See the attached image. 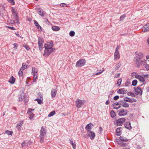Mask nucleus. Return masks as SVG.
I'll return each mask as SVG.
<instances>
[{"label":"nucleus","instance_id":"cd10ccee","mask_svg":"<svg viewBox=\"0 0 149 149\" xmlns=\"http://www.w3.org/2000/svg\"><path fill=\"white\" fill-rule=\"evenodd\" d=\"M52 29L54 31H57L60 29V28L58 26H52Z\"/></svg>","mask_w":149,"mask_h":149},{"label":"nucleus","instance_id":"dca6fc26","mask_svg":"<svg viewBox=\"0 0 149 149\" xmlns=\"http://www.w3.org/2000/svg\"><path fill=\"white\" fill-rule=\"evenodd\" d=\"M13 15L14 16V18L17 21V23H19V19H18V17L17 16V12H15L12 13Z\"/></svg>","mask_w":149,"mask_h":149},{"label":"nucleus","instance_id":"f03ea898","mask_svg":"<svg viewBox=\"0 0 149 149\" xmlns=\"http://www.w3.org/2000/svg\"><path fill=\"white\" fill-rule=\"evenodd\" d=\"M46 134V131L45 130L43 126L41 127V129L40 131V141L42 143L43 142L44 136Z\"/></svg>","mask_w":149,"mask_h":149},{"label":"nucleus","instance_id":"774afa93","mask_svg":"<svg viewBox=\"0 0 149 149\" xmlns=\"http://www.w3.org/2000/svg\"><path fill=\"white\" fill-rule=\"evenodd\" d=\"M120 73H118L115 76V77H120Z\"/></svg>","mask_w":149,"mask_h":149},{"label":"nucleus","instance_id":"ea45409f","mask_svg":"<svg viewBox=\"0 0 149 149\" xmlns=\"http://www.w3.org/2000/svg\"><path fill=\"white\" fill-rule=\"evenodd\" d=\"M75 33L74 31H71L69 33V35L71 37L74 36L75 35Z\"/></svg>","mask_w":149,"mask_h":149},{"label":"nucleus","instance_id":"680f3d73","mask_svg":"<svg viewBox=\"0 0 149 149\" xmlns=\"http://www.w3.org/2000/svg\"><path fill=\"white\" fill-rule=\"evenodd\" d=\"M119 48V46L118 45H117L116 48L115 52H118V50Z\"/></svg>","mask_w":149,"mask_h":149},{"label":"nucleus","instance_id":"4d7b16f0","mask_svg":"<svg viewBox=\"0 0 149 149\" xmlns=\"http://www.w3.org/2000/svg\"><path fill=\"white\" fill-rule=\"evenodd\" d=\"M8 1L13 4H14V0H8Z\"/></svg>","mask_w":149,"mask_h":149},{"label":"nucleus","instance_id":"37998d69","mask_svg":"<svg viewBox=\"0 0 149 149\" xmlns=\"http://www.w3.org/2000/svg\"><path fill=\"white\" fill-rule=\"evenodd\" d=\"M28 143H25V142H23L22 143L21 145L22 147H24L25 146H28Z\"/></svg>","mask_w":149,"mask_h":149},{"label":"nucleus","instance_id":"9b49d317","mask_svg":"<svg viewBox=\"0 0 149 149\" xmlns=\"http://www.w3.org/2000/svg\"><path fill=\"white\" fill-rule=\"evenodd\" d=\"M53 45V43L52 42H48L46 43L45 45V48H53L52 46Z\"/></svg>","mask_w":149,"mask_h":149},{"label":"nucleus","instance_id":"c03bdc74","mask_svg":"<svg viewBox=\"0 0 149 149\" xmlns=\"http://www.w3.org/2000/svg\"><path fill=\"white\" fill-rule=\"evenodd\" d=\"M23 100V97L22 95H20L19 96V101H22Z\"/></svg>","mask_w":149,"mask_h":149},{"label":"nucleus","instance_id":"864d4df0","mask_svg":"<svg viewBox=\"0 0 149 149\" xmlns=\"http://www.w3.org/2000/svg\"><path fill=\"white\" fill-rule=\"evenodd\" d=\"M34 23L35 25L36 26H38V25H39V24L38 23V22L36 20H34Z\"/></svg>","mask_w":149,"mask_h":149},{"label":"nucleus","instance_id":"6e6552de","mask_svg":"<svg viewBox=\"0 0 149 149\" xmlns=\"http://www.w3.org/2000/svg\"><path fill=\"white\" fill-rule=\"evenodd\" d=\"M118 112V115L120 116H124L127 115V111H125L123 109H120Z\"/></svg>","mask_w":149,"mask_h":149},{"label":"nucleus","instance_id":"a211bd4d","mask_svg":"<svg viewBox=\"0 0 149 149\" xmlns=\"http://www.w3.org/2000/svg\"><path fill=\"white\" fill-rule=\"evenodd\" d=\"M143 31L144 32L149 31V23L144 26L143 29Z\"/></svg>","mask_w":149,"mask_h":149},{"label":"nucleus","instance_id":"052dcab7","mask_svg":"<svg viewBox=\"0 0 149 149\" xmlns=\"http://www.w3.org/2000/svg\"><path fill=\"white\" fill-rule=\"evenodd\" d=\"M14 47V48L16 49L17 47V44L16 43H15L13 44Z\"/></svg>","mask_w":149,"mask_h":149},{"label":"nucleus","instance_id":"3c124183","mask_svg":"<svg viewBox=\"0 0 149 149\" xmlns=\"http://www.w3.org/2000/svg\"><path fill=\"white\" fill-rule=\"evenodd\" d=\"M119 96L116 95L113 97V99L115 100H118L119 99Z\"/></svg>","mask_w":149,"mask_h":149},{"label":"nucleus","instance_id":"9d476101","mask_svg":"<svg viewBox=\"0 0 149 149\" xmlns=\"http://www.w3.org/2000/svg\"><path fill=\"white\" fill-rule=\"evenodd\" d=\"M87 134L88 137H90V139L91 140L94 139L95 136V133L92 131H89L87 132Z\"/></svg>","mask_w":149,"mask_h":149},{"label":"nucleus","instance_id":"603ef678","mask_svg":"<svg viewBox=\"0 0 149 149\" xmlns=\"http://www.w3.org/2000/svg\"><path fill=\"white\" fill-rule=\"evenodd\" d=\"M38 96H39V97H40V98H42V94L40 93V92H39L38 94Z\"/></svg>","mask_w":149,"mask_h":149},{"label":"nucleus","instance_id":"a19ab883","mask_svg":"<svg viewBox=\"0 0 149 149\" xmlns=\"http://www.w3.org/2000/svg\"><path fill=\"white\" fill-rule=\"evenodd\" d=\"M119 138H120V141H125V142H126L128 140H124V137L122 136H120V137Z\"/></svg>","mask_w":149,"mask_h":149},{"label":"nucleus","instance_id":"39448f33","mask_svg":"<svg viewBox=\"0 0 149 149\" xmlns=\"http://www.w3.org/2000/svg\"><path fill=\"white\" fill-rule=\"evenodd\" d=\"M86 61L84 59H81L77 61L76 66L77 68L81 67L84 65L86 63Z\"/></svg>","mask_w":149,"mask_h":149},{"label":"nucleus","instance_id":"f8f14e48","mask_svg":"<svg viewBox=\"0 0 149 149\" xmlns=\"http://www.w3.org/2000/svg\"><path fill=\"white\" fill-rule=\"evenodd\" d=\"M57 88H52L51 91V95L52 98H54L55 97L57 93V91L56 90Z\"/></svg>","mask_w":149,"mask_h":149},{"label":"nucleus","instance_id":"c756f323","mask_svg":"<svg viewBox=\"0 0 149 149\" xmlns=\"http://www.w3.org/2000/svg\"><path fill=\"white\" fill-rule=\"evenodd\" d=\"M27 65L25 63H24L22 64V67L20 68L21 70H24L27 68Z\"/></svg>","mask_w":149,"mask_h":149},{"label":"nucleus","instance_id":"2eb2a0df","mask_svg":"<svg viewBox=\"0 0 149 149\" xmlns=\"http://www.w3.org/2000/svg\"><path fill=\"white\" fill-rule=\"evenodd\" d=\"M124 125L125 127L127 129L130 130L132 128L130 122H127L125 123Z\"/></svg>","mask_w":149,"mask_h":149},{"label":"nucleus","instance_id":"e2e57ef3","mask_svg":"<svg viewBox=\"0 0 149 149\" xmlns=\"http://www.w3.org/2000/svg\"><path fill=\"white\" fill-rule=\"evenodd\" d=\"M141 76L140 75H136L135 76V78L139 79Z\"/></svg>","mask_w":149,"mask_h":149},{"label":"nucleus","instance_id":"412c9836","mask_svg":"<svg viewBox=\"0 0 149 149\" xmlns=\"http://www.w3.org/2000/svg\"><path fill=\"white\" fill-rule=\"evenodd\" d=\"M15 79L12 76L9 79L8 82L11 84H13L15 82Z\"/></svg>","mask_w":149,"mask_h":149},{"label":"nucleus","instance_id":"7c9ffc66","mask_svg":"<svg viewBox=\"0 0 149 149\" xmlns=\"http://www.w3.org/2000/svg\"><path fill=\"white\" fill-rule=\"evenodd\" d=\"M22 126V123H19L18 124H17V126H16V127L19 131L20 130L21 127Z\"/></svg>","mask_w":149,"mask_h":149},{"label":"nucleus","instance_id":"aec40b11","mask_svg":"<svg viewBox=\"0 0 149 149\" xmlns=\"http://www.w3.org/2000/svg\"><path fill=\"white\" fill-rule=\"evenodd\" d=\"M44 40L41 37H39L38 38V43L39 46H43V44Z\"/></svg>","mask_w":149,"mask_h":149},{"label":"nucleus","instance_id":"09e8293b","mask_svg":"<svg viewBox=\"0 0 149 149\" xmlns=\"http://www.w3.org/2000/svg\"><path fill=\"white\" fill-rule=\"evenodd\" d=\"M126 17V15L125 14L123 15H121L120 17V19L121 20H123Z\"/></svg>","mask_w":149,"mask_h":149},{"label":"nucleus","instance_id":"4468645a","mask_svg":"<svg viewBox=\"0 0 149 149\" xmlns=\"http://www.w3.org/2000/svg\"><path fill=\"white\" fill-rule=\"evenodd\" d=\"M93 124L92 123H89L87 124V125L85 127V129L87 130V132H88L89 131H91L90 130L93 128Z\"/></svg>","mask_w":149,"mask_h":149},{"label":"nucleus","instance_id":"7ed1b4c3","mask_svg":"<svg viewBox=\"0 0 149 149\" xmlns=\"http://www.w3.org/2000/svg\"><path fill=\"white\" fill-rule=\"evenodd\" d=\"M85 102L86 101L84 100H81L78 99L75 101L76 107L78 108H79L83 106Z\"/></svg>","mask_w":149,"mask_h":149},{"label":"nucleus","instance_id":"f704fd0d","mask_svg":"<svg viewBox=\"0 0 149 149\" xmlns=\"http://www.w3.org/2000/svg\"><path fill=\"white\" fill-rule=\"evenodd\" d=\"M56 113V112L55 111H53L49 113L48 114V117H51L53 115H54Z\"/></svg>","mask_w":149,"mask_h":149},{"label":"nucleus","instance_id":"2f4dec72","mask_svg":"<svg viewBox=\"0 0 149 149\" xmlns=\"http://www.w3.org/2000/svg\"><path fill=\"white\" fill-rule=\"evenodd\" d=\"M110 114L112 118H114L116 116L115 112L113 110H111L110 112Z\"/></svg>","mask_w":149,"mask_h":149},{"label":"nucleus","instance_id":"0e129e2a","mask_svg":"<svg viewBox=\"0 0 149 149\" xmlns=\"http://www.w3.org/2000/svg\"><path fill=\"white\" fill-rule=\"evenodd\" d=\"M8 28L9 29H10L12 30H15L16 29L14 27H12L8 26Z\"/></svg>","mask_w":149,"mask_h":149},{"label":"nucleus","instance_id":"13d9d810","mask_svg":"<svg viewBox=\"0 0 149 149\" xmlns=\"http://www.w3.org/2000/svg\"><path fill=\"white\" fill-rule=\"evenodd\" d=\"M38 104H41L42 103V100L41 99H39L38 100V101H37Z\"/></svg>","mask_w":149,"mask_h":149},{"label":"nucleus","instance_id":"b1692460","mask_svg":"<svg viewBox=\"0 0 149 149\" xmlns=\"http://www.w3.org/2000/svg\"><path fill=\"white\" fill-rule=\"evenodd\" d=\"M120 58V54L119 52H115L114 53V58L115 60L118 59Z\"/></svg>","mask_w":149,"mask_h":149},{"label":"nucleus","instance_id":"20e7f679","mask_svg":"<svg viewBox=\"0 0 149 149\" xmlns=\"http://www.w3.org/2000/svg\"><path fill=\"white\" fill-rule=\"evenodd\" d=\"M55 50V48H45L43 55L44 56L47 57L51 53Z\"/></svg>","mask_w":149,"mask_h":149},{"label":"nucleus","instance_id":"a878e982","mask_svg":"<svg viewBox=\"0 0 149 149\" xmlns=\"http://www.w3.org/2000/svg\"><path fill=\"white\" fill-rule=\"evenodd\" d=\"M124 100L127 102H129L132 103V100L130 99V98L127 97H124Z\"/></svg>","mask_w":149,"mask_h":149},{"label":"nucleus","instance_id":"49530a36","mask_svg":"<svg viewBox=\"0 0 149 149\" xmlns=\"http://www.w3.org/2000/svg\"><path fill=\"white\" fill-rule=\"evenodd\" d=\"M139 80L140 81H142V82H144L145 81V79L144 78V77L142 76H141V77H140V79H139Z\"/></svg>","mask_w":149,"mask_h":149},{"label":"nucleus","instance_id":"bf43d9fd","mask_svg":"<svg viewBox=\"0 0 149 149\" xmlns=\"http://www.w3.org/2000/svg\"><path fill=\"white\" fill-rule=\"evenodd\" d=\"M145 67L146 69L149 70V65L146 64L145 66Z\"/></svg>","mask_w":149,"mask_h":149},{"label":"nucleus","instance_id":"6ab92c4d","mask_svg":"<svg viewBox=\"0 0 149 149\" xmlns=\"http://www.w3.org/2000/svg\"><path fill=\"white\" fill-rule=\"evenodd\" d=\"M37 10H38V13L42 17L44 16V13L43 10L41 9L40 8H37Z\"/></svg>","mask_w":149,"mask_h":149},{"label":"nucleus","instance_id":"79ce46f5","mask_svg":"<svg viewBox=\"0 0 149 149\" xmlns=\"http://www.w3.org/2000/svg\"><path fill=\"white\" fill-rule=\"evenodd\" d=\"M37 29L40 31H42V27L39 25L36 26Z\"/></svg>","mask_w":149,"mask_h":149},{"label":"nucleus","instance_id":"423d86ee","mask_svg":"<svg viewBox=\"0 0 149 149\" xmlns=\"http://www.w3.org/2000/svg\"><path fill=\"white\" fill-rule=\"evenodd\" d=\"M125 121V118H120L116 120V124L118 126H121V124H123Z\"/></svg>","mask_w":149,"mask_h":149},{"label":"nucleus","instance_id":"e433bc0d","mask_svg":"<svg viewBox=\"0 0 149 149\" xmlns=\"http://www.w3.org/2000/svg\"><path fill=\"white\" fill-rule=\"evenodd\" d=\"M146 61L145 60H141L140 63H141V65H145L146 64Z\"/></svg>","mask_w":149,"mask_h":149},{"label":"nucleus","instance_id":"ddd939ff","mask_svg":"<svg viewBox=\"0 0 149 149\" xmlns=\"http://www.w3.org/2000/svg\"><path fill=\"white\" fill-rule=\"evenodd\" d=\"M6 15L5 10L4 8L2 6L0 7V15L3 17Z\"/></svg>","mask_w":149,"mask_h":149},{"label":"nucleus","instance_id":"473e14b6","mask_svg":"<svg viewBox=\"0 0 149 149\" xmlns=\"http://www.w3.org/2000/svg\"><path fill=\"white\" fill-rule=\"evenodd\" d=\"M123 141H121V142H119L118 143V144L120 145L122 147H125L126 146L127 144L123 143Z\"/></svg>","mask_w":149,"mask_h":149},{"label":"nucleus","instance_id":"bb28decb","mask_svg":"<svg viewBox=\"0 0 149 149\" xmlns=\"http://www.w3.org/2000/svg\"><path fill=\"white\" fill-rule=\"evenodd\" d=\"M38 71L37 69L35 68H32V72L33 73V75H34V76L37 75Z\"/></svg>","mask_w":149,"mask_h":149},{"label":"nucleus","instance_id":"8fccbe9b","mask_svg":"<svg viewBox=\"0 0 149 149\" xmlns=\"http://www.w3.org/2000/svg\"><path fill=\"white\" fill-rule=\"evenodd\" d=\"M23 47H24L28 51L30 49L29 47L27 45H24Z\"/></svg>","mask_w":149,"mask_h":149},{"label":"nucleus","instance_id":"a18cd8bd","mask_svg":"<svg viewBox=\"0 0 149 149\" xmlns=\"http://www.w3.org/2000/svg\"><path fill=\"white\" fill-rule=\"evenodd\" d=\"M120 66V64L119 63H117L116 64V66L115 68V69L116 70H118Z\"/></svg>","mask_w":149,"mask_h":149},{"label":"nucleus","instance_id":"4c0bfd02","mask_svg":"<svg viewBox=\"0 0 149 149\" xmlns=\"http://www.w3.org/2000/svg\"><path fill=\"white\" fill-rule=\"evenodd\" d=\"M23 70H21L20 69L18 72V74L19 77H21L22 75L23 74Z\"/></svg>","mask_w":149,"mask_h":149},{"label":"nucleus","instance_id":"de8ad7c7","mask_svg":"<svg viewBox=\"0 0 149 149\" xmlns=\"http://www.w3.org/2000/svg\"><path fill=\"white\" fill-rule=\"evenodd\" d=\"M121 81L122 79L121 78L120 79L118 80L117 82V84H118V86H120L121 85Z\"/></svg>","mask_w":149,"mask_h":149},{"label":"nucleus","instance_id":"393cba45","mask_svg":"<svg viewBox=\"0 0 149 149\" xmlns=\"http://www.w3.org/2000/svg\"><path fill=\"white\" fill-rule=\"evenodd\" d=\"M70 144L72 146L73 148L75 149L76 147L75 142H73L72 139H70Z\"/></svg>","mask_w":149,"mask_h":149},{"label":"nucleus","instance_id":"f257e3e1","mask_svg":"<svg viewBox=\"0 0 149 149\" xmlns=\"http://www.w3.org/2000/svg\"><path fill=\"white\" fill-rule=\"evenodd\" d=\"M143 56V54L142 53H139L136 54V56L134 57L135 60L134 62L136 65V66L139 68L141 65L140 62Z\"/></svg>","mask_w":149,"mask_h":149},{"label":"nucleus","instance_id":"72a5a7b5","mask_svg":"<svg viewBox=\"0 0 149 149\" xmlns=\"http://www.w3.org/2000/svg\"><path fill=\"white\" fill-rule=\"evenodd\" d=\"M137 81L136 79L133 80L132 82V85L134 86H136L137 84Z\"/></svg>","mask_w":149,"mask_h":149},{"label":"nucleus","instance_id":"c9c22d12","mask_svg":"<svg viewBox=\"0 0 149 149\" xmlns=\"http://www.w3.org/2000/svg\"><path fill=\"white\" fill-rule=\"evenodd\" d=\"M127 95H129V96H132V97H135L136 96L135 95H134V94L133 93L131 92L130 91L129 92L127 93Z\"/></svg>","mask_w":149,"mask_h":149},{"label":"nucleus","instance_id":"4be33fe9","mask_svg":"<svg viewBox=\"0 0 149 149\" xmlns=\"http://www.w3.org/2000/svg\"><path fill=\"white\" fill-rule=\"evenodd\" d=\"M122 127H119L118 128L116 131V135L118 136H120L121 134V131L120 130V129H122Z\"/></svg>","mask_w":149,"mask_h":149},{"label":"nucleus","instance_id":"1a4fd4ad","mask_svg":"<svg viewBox=\"0 0 149 149\" xmlns=\"http://www.w3.org/2000/svg\"><path fill=\"white\" fill-rule=\"evenodd\" d=\"M121 103L119 102H115L113 104L112 106L113 107V109H118L121 107Z\"/></svg>","mask_w":149,"mask_h":149},{"label":"nucleus","instance_id":"6e6d98bb","mask_svg":"<svg viewBox=\"0 0 149 149\" xmlns=\"http://www.w3.org/2000/svg\"><path fill=\"white\" fill-rule=\"evenodd\" d=\"M60 5L61 7H64L65 6H67L66 4L65 3H63L60 4Z\"/></svg>","mask_w":149,"mask_h":149},{"label":"nucleus","instance_id":"c85d7f7f","mask_svg":"<svg viewBox=\"0 0 149 149\" xmlns=\"http://www.w3.org/2000/svg\"><path fill=\"white\" fill-rule=\"evenodd\" d=\"M121 105H122L123 107L125 108H128L129 107V105L128 103L126 102H123L121 103Z\"/></svg>","mask_w":149,"mask_h":149},{"label":"nucleus","instance_id":"5701e85b","mask_svg":"<svg viewBox=\"0 0 149 149\" xmlns=\"http://www.w3.org/2000/svg\"><path fill=\"white\" fill-rule=\"evenodd\" d=\"M27 113L29 115V118L30 120L32 119L34 116V114L32 113L31 111H28Z\"/></svg>","mask_w":149,"mask_h":149},{"label":"nucleus","instance_id":"f3484780","mask_svg":"<svg viewBox=\"0 0 149 149\" xmlns=\"http://www.w3.org/2000/svg\"><path fill=\"white\" fill-rule=\"evenodd\" d=\"M127 91L125 90V88H120L118 90L117 93L121 94H124L127 93Z\"/></svg>","mask_w":149,"mask_h":149},{"label":"nucleus","instance_id":"5fc2aeb1","mask_svg":"<svg viewBox=\"0 0 149 149\" xmlns=\"http://www.w3.org/2000/svg\"><path fill=\"white\" fill-rule=\"evenodd\" d=\"M100 72L97 73L95 74V75H98L101 74L104 71V70H100Z\"/></svg>","mask_w":149,"mask_h":149},{"label":"nucleus","instance_id":"0eeeda50","mask_svg":"<svg viewBox=\"0 0 149 149\" xmlns=\"http://www.w3.org/2000/svg\"><path fill=\"white\" fill-rule=\"evenodd\" d=\"M134 89L136 93V95L139 94L140 95H142L143 92L141 88L140 87V86H139L136 88L134 87Z\"/></svg>","mask_w":149,"mask_h":149},{"label":"nucleus","instance_id":"338daca9","mask_svg":"<svg viewBox=\"0 0 149 149\" xmlns=\"http://www.w3.org/2000/svg\"><path fill=\"white\" fill-rule=\"evenodd\" d=\"M99 131H100V133H102V127H99Z\"/></svg>","mask_w":149,"mask_h":149},{"label":"nucleus","instance_id":"69168bd1","mask_svg":"<svg viewBox=\"0 0 149 149\" xmlns=\"http://www.w3.org/2000/svg\"><path fill=\"white\" fill-rule=\"evenodd\" d=\"M17 12L14 9V8H13V7H12V12L13 13H14V12Z\"/></svg>","mask_w":149,"mask_h":149},{"label":"nucleus","instance_id":"58836bf2","mask_svg":"<svg viewBox=\"0 0 149 149\" xmlns=\"http://www.w3.org/2000/svg\"><path fill=\"white\" fill-rule=\"evenodd\" d=\"M5 133L8 135H12L13 134V132L12 131L7 130L6 131Z\"/></svg>","mask_w":149,"mask_h":149}]
</instances>
